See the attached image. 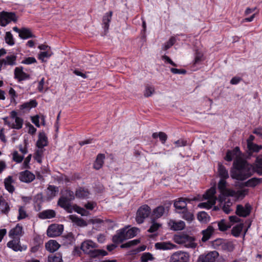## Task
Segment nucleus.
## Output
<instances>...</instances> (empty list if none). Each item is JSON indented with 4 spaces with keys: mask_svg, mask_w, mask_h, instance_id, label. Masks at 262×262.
Segmentation results:
<instances>
[{
    "mask_svg": "<svg viewBox=\"0 0 262 262\" xmlns=\"http://www.w3.org/2000/svg\"><path fill=\"white\" fill-rule=\"evenodd\" d=\"M64 237L68 240V242L70 244H72L75 242L74 236L71 232L68 233Z\"/></svg>",
    "mask_w": 262,
    "mask_h": 262,
    "instance_id": "nucleus-63",
    "label": "nucleus"
},
{
    "mask_svg": "<svg viewBox=\"0 0 262 262\" xmlns=\"http://www.w3.org/2000/svg\"><path fill=\"white\" fill-rule=\"evenodd\" d=\"M63 230V226L62 225L52 224L49 226L47 234L49 237H56L61 235Z\"/></svg>",
    "mask_w": 262,
    "mask_h": 262,
    "instance_id": "nucleus-5",
    "label": "nucleus"
},
{
    "mask_svg": "<svg viewBox=\"0 0 262 262\" xmlns=\"http://www.w3.org/2000/svg\"><path fill=\"white\" fill-rule=\"evenodd\" d=\"M155 246L156 249L162 250H170L177 247L176 245L169 242H158L155 244Z\"/></svg>",
    "mask_w": 262,
    "mask_h": 262,
    "instance_id": "nucleus-16",
    "label": "nucleus"
},
{
    "mask_svg": "<svg viewBox=\"0 0 262 262\" xmlns=\"http://www.w3.org/2000/svg\"><path fill=\"white\" fill-rule=\"evenodd\" d=\"M139 231V229L138 228L134 227L130 229L127 230L125 228V234L127 238H130L135 236L138 232Z\"/></svg>",
    "mask_w": 262,
    "mask_h": 262,
    "instance_id": "nucleus-40",
    "label": "nucleus"
},
{
    "mask_svg": "<svg viewBox=\"0 0 262 262\" xmlns=\"http://www.w3.org/2000/svg\"><path fill=\"white\" fill-rule=\"evenodd\" d=\"M18 213L19 215L17 217L18 220L24 219L28 216L25 210V207L23 206H20L19 207Z\"/></svg>",
    "mask_w": 262,
    "mask_h": 262,
    "instance_id": "nucleus-52",
    "label": "nucleus"
},
{
    "mask_svg": "<svg viewBox=\"0 0 262 262\" xmlns=\"http://www.w3.org/2000/svg\"><path fill=\"white\" fill-rule=\"evenodd\" d=\"M242 152L239 147H235L233 150H228L225 159L230 162L234 157L236 159L233 163V169L231 171V177L238 181H244L252 175V165L244 159H242Z\"/></svg>",
    "mask_w": 262,
    "mask_h": 262,
    "instance_id": "nucleus-1",
    "label": "nucleus"
},
{
    "mask_svg": "<svg viewBox=\"0 0 262 262\" xmlns=\"http://www.w3.org/2000/svg\"><path fill=\"white\" fill-rule=\"evenodd\" d=\"M16 56L11 55L6 57L5 59H2L4 65L14 66L16 64Z\"/></svg>",
    "mask_w": 262,
    "mask_h": 262,
    "instance_id": "nucleus-31",
    "label": "nucleus"
},
{
    "mask_svg": "<svg viewBox=\"0 0 262 262\" xmlns=\"http://www.w3.org/2000/svg\"><path fill=\"white\" fill-rule=\"evenodd\" d=\"M213 246L216 248L221 247L222 248L231 251L233 249V245L230 243H226L223 239H216L212 243Z\"/></svg>",
    "mask_w": 262,
    "mask_h": 262,
    "instance_id": "nucleus-14",
    "label": "nucleus"
},
{
    "mask_svg": "<svg viewBox=\"0 0 262 262\" xmlns=\"http://www.w3.org/2000/svg\"><path fill=\"white\" fill-rule=\"evenodd\" d=\"M58 187L54 185H49L46 190V195L48 199L51 200L54 198L58 192Z\"/></svg>",
    "mask_w": 262,
    "mask_h": 262,
    "instance_id": "nucleus-20",
    "label": "nucleus"
},
{
    "mask_svg": "<svg viewBox=\"0 0 262 262\" xmlns=\"http://www.w3.org/2000/svg\"><path fill=\"white\" fill-rule=\"evenodd\" d=\"M218 172L221 179H227L229 178L228 170L225 167L220 163L218 164Z\"/></svg>",
    "mask_w": 262,
    "mask_h": 262,
    "instance_id": "nucleus-32",
    "label": "nucleus"
},
{
    "mask_svg": "<svg viewBox=\"0 0 262 262\" xmlns=\"http://www.w3.org/2000/svg\"><path fill=\"white\" fill-rule=\"evenodd\" d=\"M24 159L23 156H19L17 151H15L13 154V160L17 163L21 162Z\"/></svg>",
    "mask_w": 262,
    "mask_h": 262,
    "instance_id": "nucleus-61",
    "label": "nucleus"
},
{
    "mask_svg": "<svg viewBox=\"0 0 262 262\" xmlns=\"http://www.w3.org/2000/svg\"><path fill=\"white\" fill-rule=\"evenodd\" d=\"M48 145V139L45 133L42 132L39 134L38 139L36 142V146L38 148H43Z\"/></svg>",
    "mask_w": 262,
    "mask_h": 262,
    "instance_id": "nucleus-17",
    "label": "nucleus"
},
{
    "mask_svg": "<svg viewBox=\"0 0 262 262\" xmlns=\"http://www.w3.org/2000/svg\"><path fill=\"white\" fill-rule=\"evenodd\" d=\"M150 213V208L147 205H142L137 210L136 217V222L139 224L143 223L144 220L148 217Z\"/></svg>",
    "mask_w": 262,
    "mask_h": 262,
    "instance_id": "nucleus-3",
    "label": "nucleus"
},
{
    "mask_svg": "<svg viewBox=\"0 0 262 262\" xmlns=\"http://www.w3.org/2000/svg\"><path fill=\"white\" fill-rule=\"evenodd\" d=\"M262 183V178H252L244 183L246 187H254Z\"/></svg>",
    "mask_w": 262,
    "mask_h": 262,
    "instance_id": "nucleus-26",
    "label": "nucleus"
},
{
    "mask_svg": "<svg viewBox=\"0 0 262 262\" xmlns=\"http://www.w3.org/2000/svg\"><path fill=\"white\" fill-rule=\"evenodd\" d=\"M187 199L181 198L179 199L178 200H176L174 202V207L176 208V211L181 213L182 211H184L186 210L187 208V203L186 201Z\"/></svg>",
    "mask_w": 262,
    "mask_h": 262,
    "instance_id": "nucleus-11",
    "label": "nucleus"
},
{
    "mask_svg": "<svg viewBox=\"0 0 262 262\" xmlns=\"http://www.w3.org/2000/svg\"><path fill=\"white\" fill-rule=\"evenodd\" d=\"M217 226L221 231H225L231 228V225L227 223L225 220L222 219L217 223Z\"/></svg>",
    "mask_w": 262,
    "mask_h": 262,
    "instance_id": "nucleus-38",
    "label": "nucleus"
},
{
    "mask_svg": "<svg viewBox=\"0 0 262 262\" xmlns=\"http://www.w3.org/2000/svg\"><path fill=\"white\" fill-rule=\"evenodd\" d=\"M52 55V53L49 51L41 52L39 54L38 58L43 61L45 58H49Z\"/></svg>",
    "mask_w": 262,
    "mask_h": 262,
    "instance_id": "nucleus-57",
    "label": "nucleus"
},
{
    "mask_svg": "<svg viewBox=\"0 0 262 262\" xmlns=\"http://www.w3.org/2000/svg\"><path fill=\"white\" fill-rule=\"evenodd\" d=\"M215 192V188L214 187H211L205 192V193L203 195V198L206 200L215 199L214 198V195Z\"/></svg>",
    "mask_w": 262,
    "mask_h": 262,
    "instance_id": "nucleus-42",
    "label": "nucleus"
},
{
    "mask_svg": "<svg viewBox=\"0 0 262 262\" xmlns=\"http://www.w3.org/2000/svg\"><path fill=\"white\" fill-rule=\"evenodd\" d=\"M105 156L104 154H99L97 155L95 162L94 164V168L97 170L100 169L104 163Z\"/></svg>",
    "mask_w": 262,
    "mask_h": 262,
    "instance_id": "nucleus-29",
    "label": "nucleus"
},
{
    "mask_svg": "<svg viewBox=\"0 0 262 262\" xmlns=\"http://www.w3.org/2000/svg\"><path fill=\"white\" fill-rule=\"evenodd\" d=\"M19 179L20 181L25 183H30L35 179V175L28 170L20 172Z\"/></svg>",
    "mask_w": 262,
    "mask_h": 262,
    "instance_id": "nucleus-12",
    "label": "nucleus"
},
{
    "mask_svg": "<svg viewBox=\"0 0 262 262\" xmlns=\"http://www.w3.org/2000/svg\"><path fill=\"white\" fill-rule=\"evenodd\" d=\"M176 144V147H180L185 146L187 145V141L184 139H181L174 142Z\"/></svg>",
    "mask_w": 262,
    "mask_h": 262,
    "instance_id": "nucleus-62",
    "label": "nucleus"
},
{
    "mask_svg": "<svg viewBox=\"0 0 262 262\" xmlns=\"http://www.w3.org/2000/svg\"><path fill=\"white\" fill-rule=\"evenodd\" d=\"M10 207L8 203L4 198L0 196V211L3 214L7 215L10 211Z\"/></svg>",
    "mask_w": 262,
    "mask_h": 262,
    "instance_id": "nucleus-24",
    "label": "nucleus"
},
{
    "mask_svg": "<svg viewBox=\"0 0 262 262\" xmlns=\"http://www.w3.org/2000/svg\"><path fill=\"white\" fill-rule=\"evenodd\" d=\"M55 211L52 209L43 210L38 214V217L41 219H50L55 217Z\"/></svg>",
    "mask_w": 262,
    "mask_h": 262,
    "instance_id": "nucleus-23",
    "label": "nucleus"
},
{
    "mask_svg": "<svg viewBox=\"0 0 262 262\" xmlns=\"http://www.w3.org/2000/svg\"><path fill=\"white\" fill-rule=\"evenodd\" d=\"M174 240L179 244H184L187 248H195L197 246L194 243V238L185 234L176 235Z\"/></svg>",
    "mask_w": 262,
    "mask_h": 262,
    "instance_id": "nucleus-2",
    "label": "nucleus"
},
{
    "mask_svg": "<svg viewBox=\"0 0 262 262\" xmlns=\"http://www.w3.org/2000/svg\"><path fill=\"white\" fill-rule=\"evenodd\" d=\"M181 213L182 214V217L189 222H191L194 219L193 214L188 211L187 208L184 211H182Z\"/></svg>",
    "mask_w": 262,
    "mask_h": 262,
    "instance_id": "nucleus-46",
    "label": "nucleus"
},
{
    "mask_svg": "<svg viewBox=\"0 0 262 262\" xmlns=\"http://www.w3.org/2000/svg\"><path fill=\"white\" fill-rule=\"evenodd\" d=\"M97 247V245L92 241L86 240L81 243V249L84 253L88 254L91 250Z\"/></svg>",
    "mask_w": 262,
    "mask_h": 262,
    "instance_id": "nucleus-13",
    "label": "nucleus"
},
{
    "mask_svg": "<svg viewBox=\"0 0 262 262\" xmlns=\"http://www.w3.org/2000/svg\"><path fill=\"white\" fill-rule=\"evenodd\" d=\"M37 61L36 59L33 57H29L24 59L21 63L25 64H30L32 63H36Z\"/></svg>",
    "mask_w": 262,
    "mask_h": 262,
    "instance_id": "nucleus-59",
    "label": "nucleus"
},
{
    "mask_svg": "<svg viewBox=\"0 0 262 262\" xmlns=\"http://www.w3.org/2000/svg\"><path fill=\"white\" fill-rule=\"evenodd\" d=\"M221 194L219 196L217 200L220 203L222 204L225 202L226 197L230 195L228 191L221 192Z\"/></svg>",
    "mask_w": 262,
    "mask_h": 262,
    "instance_id": "nucleus-58",
    "label": "nucleus"
},
{
    "mask_svg": "<svg viewBox=\"0 0 262 262\" xmlns=\"http://www.w3.org/2000/svg\"><path fill=\"white\" fill-rule=\"evenodd\" d=\"M23 67H19L15 68L14 70V78L19 82L30 78L29 74L23 71Z\"/></svg>",
    "mask_w": 262,
    "mask_h": 262,
    "instance_id": "nucleus-10",
    "label": "nucleus"
},
{
    "mask_svg": "<svg viewBox=\"0 0 262 262\" xmlns=\"http://www.w3.org/2000/svg\"><path fill=\"white\" fill-rule=\"evenodd\" d=\"M247 148L248 156L251 157L252 156L253 153L258 152L260 149H261L262 146L253 143L248 140L247 143Z\"/></svg>",
    "mask_w": 262,
    "mask_h": 262,
    "instance_id": "nucleus-18",
    "label": "nucleus"
},
{
    "mask_svg": "<svg viewBox=\"0 0 262 262\" xmlns=\"http://www.w3.org/2000/svg\"><path fill=\"white\" fill-rule=\"evenodd\" d=\"M218 255V252L215 251L210 252L207 254H202L199 256L197 262H215Z\"/></svg>",
    "mask_w": 262,
    "mask_h": 262,
    "instance_id": "nucleus-7",
    "label": "nucleus"
},
{
    "mask_svg": "<svg viewBox=\"0 0 262 262\" xmlns=\"http://www.w3.org/2000/svg\"><path fill=\"white\" fill-rule=\"evenodd\" d=\"M127 239L125 234V228H124L117 232V233L113 236L112 240L114 243L119 244Z\"/></svg>",
    "mask_w": 262,
    "mask_h": 262,
    "instance_id": "nucleus-15",
    "label": "nucleus"
},
{
    "mask_svg": "<svg viewBox=\"0 0 262 262\" xmlns=\"http://www.w3.org/2000/svg\"><path fill=\"white\" fill-rule=\"evenodd\" d=\"M154 92L155 89L154 87L149 85H147L145 87L144 95L146 97H148L150 96L154 93Z\"/></svg>",
    "mask_w": 262,
    "mask_h": 262,
    "instance_id": "nucleus-53",
    "label": "nucleus"
},
{
    "mask_svg": "<svg viewBox=\"0 0 262 262\" xmlns=\"http://www.w3.org/2000/svg\"><path fill=\"white\" fill-rule=\"evenodd\" d=\"M226 179H221L219 182L218 188L220 190L221 192L227 191L226 190Z\"/></svg>",
    "mask_w": 262,
    "mask_h": 262,
    "instance_id": "nucleus-54",
    "label": "nucleus"
},
{
    "mask_svg": "<svg viewBox=\"0 0 262 262\" xmlns=\"http://www.w3.org/2000/svg\"><path fill=\"white\" fill-rule=\"evenodd\" d=\"M112 14L113 12L110 11L109 12L106 13L103 17L102 24L105 31H107L109 29V24L111 21Z\"/></svg>",
    "mask_w": 262,
    "mask_h": 262,
    "instance_id": "nucleus-25",
    "label": "nucleus"
},
{
    "mask_svg": "<svg viewBox=\"0 0 262 262\" xmlns=\"http://www.w3.org/2000/svg\"><path fill=\"white\" fill-rule=\"evenodd\" d=\"M214 229L212 226H209L207 229L202 231L203 237L202 238V241L203 242H206L209 240L211 236L214 233Z\"/></svg>",
    "mask_w": 262,
    "mask_h": 262,
    "instance_id": "nucleus-22",
    "label": "nucleus"
},
{
    "mask_svg": "<svg viewBox=\"0 0 262 262\" xmlns=\"http://www.w3.org/2000/svg\"><path fill=\"white\" fill-rule=\"evenodd\" d=\"M161 227V224L156 223L154 219L152 220L151 225L147 231L149 233H154L157 231Z\"/></svg>",
    "mask_w": 262,
    "mask_h": 262,
    "instance_id": "nucleus-47",
    "label": "nucleus"
},
{
    "mask_svg": "<svg viewBox=\"0 0 262 262\" xmlns=\"http://www.w3.org/2000/svg\"><path fill=\"white\" fill-rule=\"evenodd\" d=\"M107 254V252L103 250H99L94 248L91 250L88 255L92 258H96L99 256H105Z\"/></svg>",
    "mask_w": 262,
    "mask_h": 262,
    "instance_id": "nucleus-30",
    "label": "nucleus"
},
{
    "mask_svg": "<svg viewBox=\"0 0 262 262\" xmlns=\"http://www.w3.org/2000/svg\"><path fill=\"white\" fill-rule=\"evenodd\" d=\"M70 218L78 226L85 227L88 225L86 222L82 219L79 218L77 216H74L73 215H71Z\"/></svg>",
    "mask_w": 262,
    "mask_h": 262,
    "instance_id": "nucleus-41",
    "label": "nucleus"
},
{
    "mask_svg": "<svg viewBox=\"0 0 262 262\" xmlns=\"http://www.w3.org/2000/svg\"><path fill=\"white\" fill-rule=\"evenodd\" d=\"M169 224L170 226L171 229L174 231L183 230L185 226V223L181 221L178 222L170 221Z\"/></svg>",
    "mask_w": 262,
    "mask_h": 262,
    "instance_id": "nucleus-27",
    "label": "nucleus"
},
{
    "mask_svg": "<svg viewBox=\"0 0 262 262\" xmlns=\"http://www.w3.org/2000/svg\"><path fill=\"white\" fill-rule=\"evenodd\" d=\"M139 239H134L132 241H130L125 244H122L120 247L121 248H128L132 246L137 245L138 243H139Z\"/></svg>",
    "mask_w": 262,
    "mask_h": 262,
    "instance_id": "nucleus-51",
    "label": "nucleus"
},
{
    "mask_svg": "<svg viewBox=\"0 0 262 262\" xmlns=\"http://www.w3.org/2000/svg\"><path fill=\"white\" fill-rule=\"evenodd\" d=\"M17 20V17L14 12L5 11L0 12V25L3 27L6 26L11 21L16 22Z\"/></svg>",
    "mask_w": 262,
    "mask_h": 262,
    "instance_id": "nucleus-4",
    "label": "nucleus"
},
{
    "mask_svg": "<svg viewBox=\"0 0 262 262\" xmlns=\"http://www.w3.org/2000/svg\"><path fill=\"white\" fill-rule=\"evenodd\" d=\"M15 124H12L11 128L16 129H20L22 127L23 124V119L20 117L16 118V119H15Z\"/></svg>",
    "mask_w": 262,
    "mask_h": 262,
    "instance_id": "nucleus-48",
    "label": "nucleus"
},
{
    "mask_svg": "<svg viewBox=\"0 0 262 262\" xmlns=\"http://www.w3.org/2000/svg\"><path fill=\"white\" fill-rule=\"evenodd\" d=\"M49 262H62V259L61 256H54L53 257H49Z\"/></svg>",
    "mask_w": 262,
    "mask_h": 262,
    "instance_id": "nucleus-64",
    "label": "nucleus"
},
{
    "mask_svg": "<svg viewBox=\"0 0 262 262\" xmlns=\"http://www.w3.org/2000/svg\"><path fill=\"white\" fill-rule=\"evenodd\" d=\"M23 227L18 224L13 229L10 230L9 232V236L11 238H13L15 235H19L21 234Z\"/></svg>",
    "mask_w": 262,
    "mask_h": 262,
    "instance_id": "nucleus-34",
    "label": "nucleus"
},
{
    "mask_svg": "<svg viewBox=\"0 0 262 262\" xmlns=\"http://www.w3.org/2000/svg\"><path fill=\"white\" fill-rule=\"evenodd\" d=\"M12 177L11 176H9L4 180L5 188L10 193H12L14 190V187L12 185Z\"/></svg>",
    "mask_w": 262,
    "mask_h": 262,
    "instance_id": "nucleus-36",
    "label": "nucleus"
},
{
    "mask_svg": "<svg viewBox=\"0 0 262 262\" xmlns=\"http://www.w3.org/2000/svg\"><path fill=\"white\" fill-rule=\"evenodd\" d=\"M6 42L10 46L14 45L13 36L10 32H7L5 37Z\"/></svg>",
    "mask_w": 262,
    "mask_h": 262,
    "instance_id": "nucleus-49",
    "label": "nucleus"
},
{
    "mask_svg": "<svg viewBox=\"0 0 262 262\" xmlns=\"http://www.w3.org/2000/svg\"><path fill=\"white\" fill-rule=\"evenodd\" d=\"M19 36L24 39L35 37L34 35L32 34L31 31L26 28H23L20 29Z\"/></svg>",
    "mask_w": 262,
    "mask_h": 262,
    "instance_id": "nucleus-33",
    "label": "nucleus"
},
{
    "mask_svg": "<svg viewBox=\"0 0 262 262\" xmlns=\"http://www.w3.org/2000/svg\"><path fill=\"white\" fill-rule=\"evenodd\" d=\"M57 204L60 207L65 209L68 212H72L73 208L71 205L70 201L68 197H64V196L60 197L58 201Z\"/></svg>",
    "mask_w": 262,
    "mask_h": 262,
    "instance_id": "nucleus-9",
    "label": "nucleus"
},
{
    "mask_svg": "<svg viewBox=\"0 0 262 262\" xmlns=\"http://www.w3.org/2000/svg\"><path fill=\"white\" fill-rule=\"evenodd\" d=\"M189 254L187 252L178 251L173 253L170 257V262H188Z\"/></svg>",
    "mask_w": 262,
    "mask_h": 262,
    "instance_id": "nucleus-6",
    "label": "nucleus"
},
{
    "mask_svg": "<svg viewBox=\"0 0 262 262\" xmlns=\"http://www.w3.org/2000/svg\"><path fill=\"white\" fill-rule=\"evenodd\" d=\"M37 105V102L36 100L32 99L30 100L29 102H25L20 106V109L24 110L28 109L30 110L31 108L35 107Z\"/></svg>",
    "mask_w": 262,
    "mask_h": 262,
    "instance_id": "nucleus-37",
    "label": "nucleus"
},
{
    "mask_svg": "<svg viewBox=\"0 0 262 262\" xmlns=\"http://www.w3.org/2000/svg\"><path fill=\"white\" fill-rule=\"evenodd\" d=\"M40 149L37 150L35 153V159L39 163H41V156L43 154L42 148Z\"/></svg>",
    "mask_w": 262,
    "mask_h": 262,
    "instance_id": "nucleus-60",
    "label": "nucleus"
},
{
    "mask_svg": "<svg viewBox=\"0 0 262 262\" xmlns=\"http://www.w3.org/2000/svg\"><path fill=\"white\" fill-rule=\"evenodd\" d=\"M90 192L88 189L83 187H80L77 189L75 195L77 198L80 199H86L89 197Z\"/></svg>",
    "mask_w": 262,
    "mask_h": 262,
    "instance_id": "nucleus-28",
    "label": "nucleus"
},
{
    "mask_svg": "<svg viewBox=\"0 0 262 262\" xmlns=\"http://www.w3.org/2000/svg\"><path fill=\"white\" fill-rule=\"evenodd\" d=\"M153 259L152 255L149 252L143 253L141 257L142 262H147L148 260H151Z\"/></svg>",
    "mask_w": 262,
    "mask_h": 262,
    "instance_id": "nucleus-55",
    "label": "nucleus"
},
{
    "mask_svg": "<svg viewBox=\"0 0 262 262\" xmlns=\"http://www.w3.org/2000/svg\"><path fill=\"white\" fill-rule=\"evenodd\" d=\"M254 167L252 166V173L254 171L258 175L262 176V155L256 157Z\"/></svg>",
    "mask_w": 262,
    "mask_h": 262,
    "instance_id": "nucleus-19",
    "label": "nucleus"
},
{
    "mask_svg": "<svg viewBox=\"0 0 262 262\" xmlns=\"http://www.w3.org/2000/svg\"><path fill=\"white\" fill-rule=\"evenodd\" d=\"M203 53L198 50H196L195 53V57L194 60V64H197L202 61L203 60Z\"/></svg>",
    "mask_w": 262,
    "mask_h": 262,
    "instance_id": "nucleus-56",
    "label": "nucleus"
},
{
    "mask_svg": "<svg viewBox=\"0 0 262 262\" xmlns=\"http://www.w3.org/2000/svg\"><path fill=\"white\" fill-rule=\"evenodd\" d=\"M165 212V208L163 206H159L155 208L152 211V215L156 218L161 217Z\"/></svg>",
    "mask_w": 262,
    "mask_h": 262,
    "instance_id": "nucleus-39",
    "label": "nucleus"
},
{
    "mask_svg": "<svg viewBox=\"0 0 262 262\" xmlns=\"http://www.w3.org/2000/svg\"><path fill=\"white\" fill-rule=\"evenodd\" d=\"M244 224L239 223L234 226L231 230V234L234 237H238L243 230Z\"/></svg>",
    "mask_w": 262,
    "mask_h": 262,
    "instance_id": "nucleus-35",
    "label": "nucleus"
},
{
    "mask_svg": "<svg viewBox=\"0 0 262 262\" xmlns=\"http://www.w3.org/2000/svg\"><path fill=\"white\" fill-rule=\"evenodd\" d=\"M176 41V38L174 37H171L165 43L163 49L164 50H167L169 49L171 47H172Z\"/></svg>",
    "mask_w": 262,
    "mask_h": 262,
    "instance_id": "nucleus-50",
    "label": "nucleus"
},
{
    "mask_svg": "<svg viewBox=\"0 0 262 262\" xmlns=\"http://www.w3.org/2000/svg\"><path fill=\"white\" fill-rule=\"evenodd\" d=\"M198 219L199 221L203 223H207L209 220V216L208 214L205 212V211L200 212L198 214Z\"/></svg>",
    "mask_w": 262,
    "mask_h": 262,
    "instance_id": "nucleus-43",
    "label": "nucleus"
},
{
    "mask_svg": "<svg viewBox=\"0 0 262 262\" xmlns=\"http://www.w3.org/2000/svg\"><path fill=\"white\" fill-rule=\"evenodd\" d=\"M7 247L12 249L14 251H21V247L18 244V243H16V241L12 240L9 241L7 243Z\"/></svg>",
    "mask_w": 262,
    "mask_h": 262,
    "instance_id": "nucleus-45",
    "label": "nucleus"
},
{
    "mask_svg": "<svg viewBox=\"0 0 262 262\" xmlns=\"http://www.w3.org/2000/svg\"><path fill=\"white\" fill-rule=\"evenodd\" d=\"M46 249L51 253L57 251L60 245L55 240H50L45 245Z\"/></svg>",
    "mask_w": 262,
    "mask_h": 262,
    "instance_id": "nucleus-21",
    "label": "nucleus"
},
{
    "mask_svg": "<svg viewBox=\"0 0 262 262\" xmlns=\"http://www.w3.org/2000/svg\"><path fill=\"white\" fill-rule=\"evenodd\" d=\"M251 209V206L248 204H246L245 207L237 205L235 213L239 216L245 217L250 214Z\"/></svg>",
    "mask_w": 262,
    "mask_h": 262,
    "instance_id": "nucleus-8",
    "label": "nucleus"
},
{
    "mask_svg": "<svg viewBox=\"0 0 262 262\" xmlns=\"http://www.w3.org/2000/svg\"><path fill=\"white\" fill-rule=\"evenodd\" d=\"M215 199L209 200L207 202L201 203L198 205L200 208H211L215 204Z\"/></svg>",
    "mask_w": 262,
    "mask_h": 262,
    "instance_id": "nucleus-44",
    "label": "nucleus"
}]
</instances>
